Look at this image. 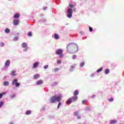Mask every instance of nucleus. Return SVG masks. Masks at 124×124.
Returning <instances> with one entry per match:
<instances>
[{
    "mask_svg": "<svg viewBox=\"0 0 124 124\" xmlns=\"http://www.w3.org/2000/svg\"><path fill=\"white\" fill-rule=\"evenodd\" d=\"M66 49L67 52H70L71 54H75L78 52V45L75 43H71L67 46Z\"/></svg>",
    "mask_w": 124,
    "mask_h": 124,
    "instance_id": "nucleus-1",
    "label": "nucleus"
},
{
    "mask_svg": "<svg viewBox=\"0 0 124 124\" xmlns=\"http://www.w3.org/2000/svg\"><path fill=\"white\" fill-rule=\"evenodd\" d=\"M62 95L60 94L59 95H54L51 98L50 101L51 103H55V102H59L58 106V108H60V106L62 105V102H61V100H62Z\"/></svg>",
    "mask_w": 124,
    "mask_h": 124,
    "instance_id": "nucleus-2",
    "label": "nucleus"
},
{
    "mask_svg": "<svg viewBox=\"0 0 124 124\" xmlns=\"http://www.w3.org/2000/svg\"><path fill=\"white\" fill-rule=\"evenodd\" d=\"M12 84V85H15L16 87H18L20 86V83L18 82V79L17 78H15L13 80Z\"/></svg>",
    "mask_w": 124,
    "mask_h": 124,
    "instance_id": "nucleus-3",
    "label": "nucleus"
},
{
    "mask_svg": "<svg viewBox=\"0 0 124 124\" xmlns=\"http://www.w3.org/2000/svg\"><path fill=\"white\" fill-rule=\"evenodd\" d=\"M67 17L68 18H71L72 17V13H73V11L72 10V9H68L67 10Z\"/></svg>",
    "mask_w": 124,
    "mask_h": 124,
    "instance_id": "nucleus-4",
    "label": "nucleus"
},
{
    "mask_svg": "<svg viewBox=\"0 0 124 124\" xmlns=\"http://www.w3.org/2000/svg\"><path fill=\"white\" fill-rule=\"evenodd\" d=\"M27 44L26 43H23L22 44V46L23 48H26L25 49H23L24 52H27L28 51V49H29V47H28Z\"/></svg>",
    "mask_w": 124,
    "mask_h": 124,
    "instance_id": "nucleus-5",
    "label": "nucleus"
},
{
    "mask_svg": "<svg viewBox=\"0 0 124 124\" xmlns=\"http://www.w3.org/2000/svg\"><path fill=\"white\" fill-rule=\"evenodd\" d=\"M63 52V50L62 49H57L56 51V55H61V54H62Z\"/></svg>",
    "mask_w": 124,
    "mask_h": 124,
    "instance_id": "nucleus-6",
    "label": "nucleus"
},
{
    "mask_svg": "<svg viewBox=\"0 0 124 124\" xmlns=\"http://www.w3.org/2000/svg\"><path fill=\"white\" fill-rule=\"evenodd\" d=\"M74 115L75 117H77V119L78 120H80V119H81V116L78 115H79V112L78 111H75L74 113Z\"/></svg>",
    "mask_w": 124,
    "mask_h": 124,
    "instance_id": "nucleus-7",
    "label": "nucleus"
},
{
    "mask_svg": "<svg viewBox=\"0 0 124 124\" xmlns=\"http://www.w3.org/2000/svg\"><path fill=\"white\" fill-rule=\"evenodd\" d=\"M10 65V61L7 60L5 63V67H9Z\"/></svg>",
    "mask_w": 124,
    "mask_h": 124,
    "instance_id": "nucleus-8",
    "label": "nucleus"
},
{
    "mask_svg": "<svg viewBox=\"0 0 124 124\" xmlns=\"http://www.w3.org/2000/svg\"><path fill=\"white\" fill-rule=\"evenodd\" d=\"M71 99H72V101H73V102H75L76 100H77L78 99V96H75L72 97Z\"/></svg>",
    "mask_w": 124,
    "mask_h": 124,
    "instance_id": "nucleus-9",
    "label": "nucleus"
},
{
    "mask_svg": "<svg viewBox=\"0 0 124 124\" xmlns=\"http://www.w3.org/2000/svg\"><path fill=\"white\" fill-rule=\"evenodd\" d=\"M39 65V62H35L34 63L33 66L34 68H36V67H37V66H38Z\"/></svg>",
    "mask_w": 124,
    "mask_h": 124,
    "instance_id": "nucleus-10",
    "label": "nucleus"
},
{
    "mask_svg": "<svg viewBox=\"0 0 124 124\" xmlns=\"http://www.w3.org/2000/svg\"><path fill=\"white\" fill-rule=\"evenodd\" d=\"M19 24V20L16 19L14 20V25L15 26H17Z\"/></svg>",
    "mask_w": 124,
    "mask_h": 124,
    "instance_id": "nucleus-11",
    "label": "nucleus"
},
{
    "mask_svg": "<svg viewBox=\"0 0 124 124\" xmlns=\"http://www.w3.org/2000/svg\"><path fill=\"white\" fill-rule=\"evenodd\" d=\"M54 37L56 40H58L60 38V36L58 34H54Z\"/></svg>",
    "mask_w": 124,
    "mask_h": 124,
    "instance_id": "nucleus-12",
    "label": "nucleus"
},
{
    "mask_svg": "<svg viewBox=\"0 0 124 124\" xmlns=\"http://www.w3.org/2000/svg\"><path fill=\"white\" fill-rule=\"evenodd\" d=\"M78 94H79V92L78 91V90H76L74 93V96H77V95H78Z\"/></svg>",
    "mask_w": 124,
    "mask_h": 124,
    "instance_id": "nucleus-13",
    "label": "nucleus"
},
{
    "mask_svg": "<svg viewBox=\"0 0 124 124\" xmlns=\"http://www.w3.org/2000/svg\"><path fill=\"white\" fill-rule=\"evenodd\" d=\"M43 83V81L41 80H40L38 82H36V84L38 85H42Z\"/></svg>",
    "mask_w": 124,
    "mask_h": 124,
    "instance_id": "nucleus-14",
    "label": "nucleus"
},
{
    "mask_svg": "<svg viewBox=\"0 0 124 124\" xmlns=\"http://www.w3.org/2000/svg\"><path fill=\"white\" fill-rule=\"evenodd\" d=\"M19 16H20L18 14H16L14 15V18H15V19H18V18H19Z\"/></svg>",
    "mask_w": 124,
    "mask_h": 124,
    "instance_id": "nucleus-15",
    "label": "nucleus"
},
{
    "mask_svg": "<svg viewBox=\"0 0 124 124\" xmlns=\"http://www.w3.org/2000/svg\"><path fill=\"white\" fill-rule=\"evenodd\" d=\"M39 77H40V76L38 74H36V75H34V78L35 79H36L38 78H39Z\"/></svg>",
    "mask_w": 124,
    "mask_h": 124,
    "instance_id": "nucleus-16",
    "label": "nucleus"
},
{
    "mask_svg": "<svg viewBox=\"0 0 124 124\" xmlns=\"http://www.w3.org/2000/svg\"><path fill=\"white\" fill-rule=\"evenodd\" d=\"M5 32L6 33H9L10 32V30H9V29H8V28H6L5 30Z\"/></svg>",
    "mask_w": 124,
    "mask_h": 124,
    "instance_id": "nucleus-17",
    "label": "nucleus"
},
{
    "mask_svg": "<svg viewBox=\"0 0 124 124\" xmlns=\"http://www.w3.org/2000/svg\"><path fill=\"white\" fill-rule=\"evenodd\" d=\"M4 86H9V81H5L3 83Z\"/></svg>",
    "mask_w": 124,
    "mask_h": 124,
    "instance_id": "nucleus-18",
    "label": "nucleus"
},
{
    "mask_svg": "<svg viewBox=\"0 0 124 124\" xmlns=\"http://www.w3.org/2000/svg\"><path fill=\"white\" fill-rule=\"evenodd\" d=\"M109 72H110V70L108 69H107L105 71V74H109Z\"/></svg>",
    "mask_w": 124,
    "mask_h": 124,
    "instance_id": "nucleus-19",
    "label": "nucleus"
},
{
    "mask_svg": "<svg viewBox=\"0 0 124 124\" xmlns=\"http://www.w3.org/2000/svg\"><path fill=\"white\" fill-rule=\"evenodd\" d=\"M117 120H111L110 121V124H117Z\"/></svg>",
    "mask_w": 124,
    "mask_h": 124,
    "instance_id": "nucleus-20",
    "label": "nucleus"
},
{
    "mask_svg": "<svg viewBox=\"0 0 124 124\" xmlns=\"http://www.w3.org/2000/svg\"><path fill=\"white\" fill-rule=\"evenodd\" d=\"M71 102H72V100L71 98H69L67 101V103H68L69 104H70Z\"/></svg>",
    "mask_w": 124,
    "mask_h": 124,
    "instance_id": "nucleus-21",
    "label": "nucleus"
},
{
    "mask_svg": "<svg viewBox=\"0 0 124 124\" xmlns=\"http://www.w3.org/2000/svg\"><path fill=\"white\" fill-rule=\"evenodd\" d=\"M11 75L12 76H15V75H16V71H13V72H12Z\"/></svg>",
    "mask_w": 124,
    "mask_h": 124,
    "instance_id": "nucleus-22",
    "label": "nucleus"
},
{
    "mask_svg": "<svg viewBox=\"0 0 124 124\" xmlns=\"http://www.w3.org/2000/svg\"><path fill=\"white\" fill-rule=\"evenodd\" d=\"M31 113V110H28L26 111V115H30Z\"/></svg>",
    "mask_w": 124,
    "mask_h": 124,
    "instance_id": "nucleus-23",
    "label": "nucleus"
},
{
    "mask_svg": "<svg viewBox=\"0 0 124 124\" xmlns=\"http://www.w3.org/2000/svg\"><path fill=\"white\" fill-rule=\"evenodd\" d=\"M103 69V68H99V69H98L97 71H96V72L98 73V72H100V71H102V70Z\"/></svg>",
    "mask_w": 124,
    "mask_h": 124,
    "instance_id": "nucleus-24",
    "label": "nucleus"
},
{
    "mask_svg": "<svg viewBox=\"0 0 124 124\" xmlns=\"http://www.w3.org/2000/svg\"><path fill=\"white\" fill-rule=\"evenodd\" d=\"M60 70V69L59 68H56L54 69V72H57V71H59Z\"/></svg>",
    "mask_w": 124,
    "mask_h": 124,
    "instance_id": "nucleus-25",
    "label": "nucleus"
},
{
    "mask_svg": "<svg viewBox=\"0 0 124 124\" xmlns=\"http://www.w3.org/2000/svg\"><path fill=\"white\" fill-rule=\"evenodd\" d=\"M4 103H3V102H0V108H1V106H2V105H3Z\"/></svg>",
    "mask_w": 124,
    "mask_h": 124,
    "instance_id": "nucleus-26",
    "label": "nucleus"
},
{
    "mask_svg": "<svg viewBox=\"0 0 124 124\" xmlns=\"http://www.w3.org/2000/svg\"><path fill=\"white\" fill-rule=\"evenodd\" d=\"M84 65H85V62H82L80 63V66L82 67L83 66H84Z\"/></svg>",
    "mask_w": 124,
    "mask_h": 124,
    "instance_id": "nucleus-27",
    "label": "nucleus"
},
{
    "mask_svg": "<svg viewBox=\"0 0 124 124\" xmlns=\"http://www.w3.org/2000/svg\"><path fill=\"white\" fill-rule=\"evenodd\" d=\"M48 67H49V65H46L44 66V68L45 69H46L48 68Z\"/></svg>",
    "mask_w": 124,
    "mask_h": 124,
    "instance_id": "nucleus-28",
    "label": "nucleus"
},
{
    "mask_svg": "<svg viewBox=\"0 0 124 124\" xmlns=\"http://www.w3.org/2000/svg\"><path fill=\"white\" fill-rule=\"evenodd\" d=\"M77 56L76 55H74L72 56V59L73 60H75V59H76Z\"/></svg>",
    "mask_w": 124,
    "mask_h": 124,
    "instance_id": "nucleus-29",
    "label": "nucleus"
},
{
    "mask_svg": "<svg viewBox=\"0 0 124 124\" xmlns=\"http://www.w3.org/2000/svg\"><path fill=\"white\" fill-rule=\"evenodd\" d=\"M86 103H87L86 100H84L82 101V104H86Z\"/></svg>",
    "mask_w": 124,
    "mask_h": 124,
    "instance_id": "nucleus-30",
    "label": "nucleus"
},
{
    "mask_svg": "<svg viewBox=\"0 0 124 124\" xmlns=\"http://www.w3.org/2000/svg\"><path fill=\"white\" fill-rule=\"evenodd\" d=\"M28 35L29 36H32V34H31V32H29L28 33Z\"/></svg>",
    "mask_w": 124,
    "mask_h": 124,
    "instance_id": "nucleus-31",
    "label": "nucleus"
},
{
    "mask_svg": "<svg viewBox=\"0 0 124 124\" xmlns=\"http://www.w3.org/2000/svg\"><path fill=\"white\" fill-rule=\"evenodd\" d=\"M57 63L58 64H61L62 63V61H61V60H58L57 61Z\"/></svg>",
    "mask_w": 124,
    "mask_h": 124,
    "instance_id": "nucleus-32",
    "label": "nucleus"
},
{
    "mask_svg": "<svg viewBox=\"0 0 124 124\" xmlns=\"http://www.w3.org/2000/svg\"><path fill=\"white\" fill-rule=\"evenodd\" d=\"M0 46H1V47H3V46H4V43H0Z\"/></svg>",
    "mask_w": 124,
    "mask_h": 124,
    "instance_id": "nucleus-33",
    "label": "nucleus"
},
{
    "mask_svg": "<svg viewBox=\"0 0 124 124\" xmlns=\"http://www.w3.org/2000/svg\"><path fill=\"white\" fill-rule=\"evenodd\" d=\"M45 21H46L45 18H43L40 20V22L41 23V22H45Z\"/></svg>",
    "mask_w": 124,
    "mask_h": 124,
    "instance_id": "nucleus-34",
    "label": "nucleus"
},
{
    "mask_svg": "<svg viewBox=\"0 0 124 124\" xmlns=\"http://www.w3.org/2000/svg\"><path fill=\"white\" fill-rule=\"evenodd\" d=\"M15 94H14L10 96L11 98H14V97H15Z\"/></svg>",
    "mask_w": 124,
    "mask_h": 124,
    "instance_id": "nucleus-35",
    "label": "nucleus"
},
{
    "mask_svg": "<svg viewBox=\"0 0 124 124\" xmlns=\"http://www.w3.org/2000/svg\"><path fill=\"white\" fill-rule=\"evenodd\" d=\"M113 100H114V99L113 98H110L108 99V101H109V102H112Z\"/></svg>",
    "mask_w": 124,
    "mask_h": 124,
    "instance_id": "nucleus-36",
    "label": "nucleus"
},
{
    "mask_svg": "<svg viewBox=\"0 0 124 124\" xmlns=\"http://www.w3.org/2000/svg\"><path fill=\"white\" fill-rule=\"evenodd\" d=\"M14 40L15 41H16L18 40V37H15V38H14Z\"/></svg>",
    "mask_w": 124,
    "mask_h": 124,
    "instance_id": "nucleus-37",
    "label": "nucleus"
},
{
    "mask_svg": "<svg viewBox=\"0 0 124 124\" xmlns=\"http://www.w3.org/2000/svg\"><path fill=\"white\" fill-rule=\"evenodd\" d=\"M89 31H91V32L93 31V28L90 27H89Z\"/></svg>",
    "mask_w": 124,
    "mask_h": 124,
    "instance_id": "nucleus-38",
    "label": "nucleus"
},
{
    "mask_svg": "<svg viewBox=\"0 0 124 124\" xmlns=\"http://www.w3.org/2000/svg\"><path fill=\"white\" fill-rule=\"evenodd\" d=\"M5 93H3V94L0 93V99L1 98V97H2V95H3Z\"/></svg>",
    "mask_w": 124,
    "mask_h": 124,
    "instance_id": "nucleus-39",
    "label": "nucleus"
},
{
    "mask_svg": "<svg viewBox=\"0 0 124 124\" xmlns=\"http://www.w3.org/2000/svg\"><path fill=\"white\" fill-rule=\"evenodd\" d=\"M60 55V58H63V54H62V53Z\"/></svg>",
    "mask_w": 124,
    "mask_h": 124,
    "instance_id": "nucleus-40",
    "label": "nucleus"
},
{
    "mask_svg": "<svg viewBox=\"0 0 124 124\" xmlns=\"http://www.w3.org/2000/svg\"><path fill=\"white\" fill-rule=\"evenodd\" d=\"M43 10H46V9H47V7H44L43 8Z\"/></svg>",
    "mask_w": 124,
    "mask_h": 124,
    "instance_id": "nucleus-41",
    "label": "nucleus"
},
{
    "mask_svg": "<svg viewBox=\"0 0 124 124\" xmlns=\"http://www.w3.org/2000/svg\"><path fill=\"white\" fill-rule=\"evenodd\" d=\"M69 6H70V7L72 8V7H73L74 6V5H72V4H70V5H69Z\"/></svg>",
    "mask_w": 124,
    "mask_h": 124,
    "instance_id": "nucleus-42",
    "label": "nucleus"
},
{
    "mask_svg": "<svg viewBox=\"0 0 124 124\" xmlns=\"http://www.w3.org/2000/svg\"><path fill=\"white\" fill-rule=\"evenodd\" d=\"M93 76H94V74H91V77H93Z\"/></svg>",
    "mask_w": 124,
    "mask_h": 124,
    "instance_id": "nucleus-43",
    "label": "nucleus"
},
{
    "mask_svg": "<svg viewBox=\"0 0 124 124\" xmlns=\"http://www.w3.org/2000/svg\"><path fill=\"white\" fill-rule=\"evenodd\" d=\"M95 96V95H93L91 97H92V98H93V97H94Z\"/></svg>",
    "mask_w": 124,
    "mask_h": 124,
    "instance_id": "nucleus-44",
    "label": "nucleus"
},
{
    "mask_svg": "<svg viewBox=\"0 0 124 124\" xmlns=\"http://www.w3.org/2000/svg\"><path fill=\"white\" fill-rule=\"evenodd\" d=\"M73 11H74V12H75V11H76V9H74L73 10Z\"/></svg>",
    "mask_w": 124,
    "mask_h": 124,
    "instance_id": "nucleus-45",
    "label": "nucleus"
},
{
    "mask_svg": "<svg viewBox=\"0 0 124 124\" xmlns=\"http://www.w3.org/2000/svg\"><path fill=\"white\" fill-rule=\"evenodd\" d=\"M9 124H13V123L10 122Z\"/></svg>",
    "mask_w": 124,
    "mask_h": 124,
    "instance_id": "nucleus-46",
    "label": "nucleus"
},
{
    "mask_svg": "<svg viewBox=\"0 0 124 124\" xmlns=\"http://www.w3.org/2000/svg\"><path fill=\"white\" fill-rule=\"evenodd\" d=\"M71 67L72 68H74V66H72Z\"/></svg>",
    "mask_w": 124,
    "mask_h": 124,
    "instance_id": "nucleus-47",
    "label": "nucleus"
},
{
    "mask_svg": "<svg viewBox=\"0 0 124 124\" xmlns=\"http://www.w3.org/2000/svg\"><path fill=\"white\" fill-rule=\"evenodd\" d=\"M81 34H83V32H81Z\"/></svg>",
    "mask_w": 124,
    "mask_h": 124,
    "instance_id": "nucleus-48",
    "label": "nucleus"
}]
</instances>
